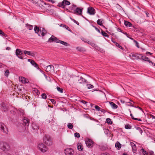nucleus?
Here are the masks:
<instances>
[{
  "mask_svg": "<svg viewBox=\"0 0 155 155\" xmlns=\"http://www.w3.org/2000/svg\"><path fill=\"white\" fill-rule=\"evenodd\" d=\"M83 8H80L79 7L76 8L75 10V12L79 15H81L82 12Z\"/></svg>",
  "mask_w": 155,
  "mask_h": 155,
  "instance_id": "nucleus-14",
  "label": "nucleus"
},
{
  "mask_svg": "<svg viewBox=\"0 0 155 155\" xmlns=\"http://www.w3.org/2000/svg\"><path fill=\"white\" fill-rule=\"evenodd\" d=\"M44 5H47L46 3L44 2V1H42L41 2V5L43 6Z\"/></svg>",
  "mask_w": 155,
  "mask_h": 155,
  "instance_id": "nucleus-56",
  "label": "nucleus"
},
{
  "mask_svg": "<svg viewBox=\"0 0 155 155\" xmlns=\"http://www.w3.org/2000/svg\"><path fill=\"white\" fill-rule=\"evenodd\" d=\"M43 74L46 78V79L47 80H49L50 79V78L49 77H48L46 75H45L44 73H43Z\"/></svg>",
  "mask_w": 155,
  "mask_h": 155,
  "instance_id": "nucleus-50",
  "label": "nucleus"
},
{
  "mask_svg": "<svg viewBox=\"0 0 155 155\" xmlns=\"http://www.w3.org/2000/svg\"><path fill=\"white\" fill-rule=\"evenodd\" d=\"M151 117L152 118V119H155V117L153 115H150Z\"/></svg>",
  "mask_w": 155,
  "mask_h": 155,
  "instance_id": "nucleus-64",
  "label": "nucleus"
},
{
  "mask_svg": "<svg viewBox=\"0 0 155 155\" xmlns=\"http://www.w3.org/2000/svg\"><path fill=\"white\" fill-rule=\"evenodd\" d=\"M92 26L94 28H95V30L97 31L99 33H100V30L99 29H98L97 27H95V26L93 25H92Z\"/></svg>",
  "mask_w": 155,
  "mask_h": 155,
  "instance_id": "nucleus-46",
  "label": "nucleus"
},
{
  "mask_svg": "<svg viewBox=\"0 0 155 155\" xmlns=\"http://www.w3.org/2000/svg\"><path fill=\"white\" fill-rule=\"evenodd\" d=\"M130 145L132 148L133 150L135 151L136 150V146L135 144L132 142H130Z\"/></svg>",
  "mask_w": 155,
  "mask_h": 155,
  "instance_id": "nucleus-30",
  "label": "nucleus"
},
{
  "mask_svg": "<svg viewBox=\"0 0 155 155\" xmlns=\"http://www.w3.org/2000/svg\"><path fill=\"white\" fill-rule=\"evenodd\" d=\"M85 142L88 147L91 148L93 147L94 142L91 140L87 138Z\"/></svg>",
  "mask_w": 155,
  "mask_h": 155,
  "instance_id": "nucleus-9",
  "label": "nucleus"
},
{
  "mask_svg": "<svg viewBox=\"0 0 155 155\" xmlns=\"http://www.w3.org/2000/svg\"><path fill=\"white\" fill-rule=\"evenodd\" d=\"M40 32H42L41 35L42 37L44 36L47 32L43 28H42V29H40Z\"/></svg>",
  "mask_w": 155,
  "mask_h": 155,
  "instance_id": "nucleus-21",
  "label": "nucleus"
},
{
  "mask_svg": "<svg viewBox=\"0 0 155 155\" xmlns=\"http://www.w3.org/2000/svg\"><path fill=\"white\" fill-rule=\"evenodd\" d=\"M32 127L33 129L34 130H37L39 129V127L37 125L33 124Z\"/></svg>",
  "mask_w": 155,
  "mask_h": 155,
  "instance_id": "nucleus-29",
  "label": "nucleus"
},
{
  "mask_svg": "<svg viewBox=\"0 0 155 155\" xmlns=\"http://www.w3.org/2000/svg\"><path fill=\"white\" fill-rule=\"evenodd\" d=\"M21 81L22 83H27V81H28L27 79H26L24 77H22L21 78Z\"/></svg>",
  "mask_w": 155,
  "mask_h": 155,
  "instance_id": "nucleus-32",
  "label": "nucleus"
},
{
  "mask_svg": "<svg viewBox=\"0 0 155 155\" xmlns=\"http://www.w3.org/2000/svg\"><path fill=\"white\" fill-rule=\"evenodd\" d=\"M5 75L6 76H8L9 73V72L8 70H6L5 72Z\"/></svg>",
  "mask_w": 155,
  "mask_h": 155,
  "instance_id": "nucleus-53",
  "label": "nucleus"
},
{
  "mask_svg": "<svg viewBox=\"0 0 155 155\" xmlns=\"http://www.w3.org/2000/svg\"><path fill=\"white\" fill-rule=\"evenodd\" d=\"M130 116L131 117V118L132 119L134 120H137V118H134V117L133 116V114H130Z\"/></svg>",
  "mask_w": 155,
  "mask_h": 155,
  "instance_id": "nucleus-51",
  "label": "nucleus"
},
{
  "mask_svg": "<svg viewBox=\"0 0 155 155\" xmlns=\"http://www.w3.org/2000/svg\"><path fill=\"white\" fill-rule=\"evenodd\" d=\"M26 27L29 30H32L33 28V26L28 24H26Z\"/></svg>",
  "mask_w": 155,
  "mask_h": 155,
  "instance_id": "nucleus-27",
  "label": "nucleus"
},
{
  "mask_svg": "<svg viewBox=\"0 0 155 155\" xmlns=\"http://www.w3.org/2000/svg\"><path fill=\"white\" fill-rule=\"evenodd\" d=\"M109 103L112 108L114 109H116L117 108V105L111 101L109 102Z\"/></svg>",
  "mask_w": 155,
  "mask_h": 155,
  "instance_id": "nucleus-19",
  "label": "nucleus"
},
{
  "mask_svg": "<svg viewBox=\"0 0 155 155\" xmlns=\"http://www.w3.org/2000/svg\"><path fill=\"white\" fill-rule=\"evenodd\" d=\"M136 43V46L138 47V48H139V43H138L136 41H134Z\"/></svg>",
  "mask_w": 155,
  "mask_h": 155,
  "instance_id": "nucleus-54",
  "label": "nucleus"
},
{
  "mask_svg": "<svg viewBox=\"0 0 155 155\" xmlns=\"http://www.w3.org/2000/svg\"><path fill=\"white\" fill-rule=\"evenodd\" d=\"M87 12L90 15H93L95 13V9L92 7H89L87 9Z\"/></svg>",
  "mask_w": 155,
  "mask_h": 155,
  "instance_id": "nucleus-10",
  "label": "nucleus"
},
{
  "mask_svg": "<svg viewBox=\"0 0 155 155\" xmlns=\"http://www.w3.org/2000/svg\"><path fill=\"white\" fill-rule=\"evenodd\" d=\"M0 149L2 150L7 151L10 149V146L7 143L5 142H0Z\"/></svg>",
  "mask_w": 155,
  "mask_h": 155,
  "instance_id": "nucleus-3",
  "label": "nucleus"
},
{
  "mask_svg": "<svg viewBox=\"0 0 155 155\" xmlns=\"http://www.w3.org/2000/svg\"><path fill=\"white\" fill-rule=\"evenodd\" d=\"M70 4L69 1L67 0H63L62 2L59 3L58 6L60 7L64 8L66 5H68Z\"/></svg>",
  "mask_w": 155,
  "mask_h": 155,
  "instance_id": "nucleus-7",
  "label": "nucleus"
},
{
  "mask_svg": "<svg viewBox=\"0 0 155 155\" xmlns=\"http://www.w3.org/2000/svg\"><path fill=\"white\" fill-rule=\"evenodd\" d=\"M141 58L140 59L143 60H144L145 61H147L148 62L150 63H151L153 65V64H154V63L152 61H150L149 59L148 58L146 57V56H142L141 54Z\"/></svg>",
  "mask_w": 155,
  "mask_h": 155,
  "instance_id": "nucleus-15",
  "label": "nucleus"
},
{
  "mask_svg": "<svg viewBox=\"0 0 155 155\" xmlns=\"http://www.w3.org/2000/svg\"><path fill=\"white\" fill-rule=\"evenodd\" d=\"M115 147H117L118 150H119L121 147V145L118 142H117L115 144Z\"/></svg>",
  "mask_w": 155,
  "mask_h": 155,
  "instance_id": "nucleus-28",
  "label": "nucleus"
},
{
  "mask_svg": "<svg viewBox=\"0 0 155 155\" xmlns=\"http://www.w3.org/2000/svg\"><path fill=\"white\" fill-rule=\"evenodd\" d=\"M46 71L47 72L54 71V67L51 65H49L46 67Z\"/></svg>",
  "mask_w": 155,
  "mask_h": 155,
  "instance_id": "nucleus-12",
  "label": "nucleus"
},
{
  "mask_svg": "<svg viewBox=\"0 0 155 155\" xmlns=\"http://www.w3.org/2000/svg\"><path fill=\"white\" fill-rule=\"evenodd\" d=\"M114 43L115 44L116 46H117L118 47L120 46V45H119L116 42H114Z\"/></svg>",
  "mask_w": 155,
  "mask_h": 155,
  "instance_id": "nucleus-59",
  "label": "nucleus"
},
{
  "mask_svg": "<svg viewBox=\"0 0 155 155\" xmlns=\"http://www.w3.org/2000/svg\"><path fill=\"white\" fill-rule=\"evenodd\" d=\"M77 148L80 151H82L83 150V148L82 147L81 145L80 144H78Z\"/></svg>",
  "mask_w": 155,
  "mask_h": 155,
  "instance_id": "nucleus-35",
  "label": "nucleus"
},
{
  "mask_svg": "<svg viewBox=\"0 0 155 155\" xmlns=\"http://www.w3.org/2000/svg\"><path fill=\"white\" fill-rule=\"evenodd\" d=\"M31 63L32 65L34 66L35 67L37 68L38 69H39V68L38 66V64L34 60L31 61Z\"/></svg>",
  "mask_w": 155,
  "mask_h": 155,
  "instance_id": "nucleus-24",
  "label": "nucleus"
},
{
  "mask_svg": "<svg viewBox=\"0 0 155 155\" xmlns=\"http://www.w3.org/2000/svg\"><path fill=\"white\" fill-rule=\"evenodd\" d=\"M57 90L61 93H62L63 92L64 90L62 88H60L59 87L57 86Z\"/></svg>",
  "mask_w": 155,
  "mask_h": 155,
  "instance_id": "nucleus-34",
  "label": "nucleus"
},
{
  "mask_svg": "<svg viewBox=\"0 0 155 155\" xmlns=\"http://www.w3.org/2000/svg\"><path fill=\"white\" fill-rule=\"evenodd\" d=\"M34 30L35 31V33H36L38 34L39 36H40V35L39 33L40 31V29H39L38 27L36 26H35V27L34 28Z\"/></svg>",
  "mask_w": 155,
  "mask_h": 155,
  "instance_id": "nucleus-18",
  "label": "nucleus"
},
{
  "mask_svg": "<svg viewBox=\"0 0 155 155\" xmlns=\"http://www.w3.org/2000/svg\"><path fill=\"white\" fill-rule=\"evenodd\" d=\"M1 109L4 111H6L8 110L7 107L6 106V104L4 103H2L1 104Z\"/></svg>",
  "mask_w": 155,
  "mask_h": 155,
  "instance_id": "nucleus-16",
  "label": "nucleus"
},
{
  "mask_svg": "<svg viewBox=\"0 0 155 155\" xmlns=\"http://www.w3.org/2000/svg\"><path fill=\"white\" fill-rule=\"evenodd\" d=\"M0 35H4L5 36H6V35H5L4 32H3L1 29H0Z\"/></svg>",
  "mask_w": 155,
  "mask_h": 155,
  "instance_id": "nucleus-49",
  "label": "nucleus"
},
{
  "mask_svg": "<svg viewBox=\"0 0 155 155\" xmlns=\"http://www.w3.org/2000/svg\"><path fill=\"white\" fill-rule=\"evenodd\" d=\"M102 35L108 38L109 35L104 31H103L101 29Z\"/></svg>",
  "mask_w": 155,
  "mask_h": 155,
  "instance_id": "nucleus-31",
  "label": "nucleus"
},
{
  "mask_svg": "<svg viewBox=\"0 0 155 155\" xmlns=\"http://www.w3.org/2000/svg\"><path fill=\"white\" fill-rule=\"evenodd\" d=\"M43 141L44 143L48 146H51L52 144V141L49 135H45L43 138Z\"/></svg>",
  "mask_w": 155,
  "mask_h": 155,
  "instance_id": "nucleus-2",
  "label": "nucleus"
},
{
  "mask_svg": "<svg viewBox=\"0 0 155 155\" xmlns=\"http://www.w3.org/2000/svg\"><path fill=\"white\" fill-rule=\"evenodd\" d=\"M126 100H128L130 101H131V100H130L129 99H128L126 97H124L122 99H121L120 100V101L122 103L124 104L125 102H127Z\"/></svg>",
  "mask_w": 155,
  "mask_h": 155,
  "instance_id": "nucleus-26",
  "label": "nucleus"
},
{
  "mask_svg": "<svg viewBox=\"0 0 155 155\" xmlns=\"http://www.w3.org/2000/svg\"><path fill=\"white\" fill-rule=\"evenodd\" d=\"M58 40L57 38L52 35L48 39V42H51L54 41L56 43H58Z\"/></svg>",
  "mask_w": 155,
  "mask_h": 155,
  "instance_id": "nucleus-11",
  "label": "nucleus"
},
{
  "mask_svg": "<svg viewBox=\"0 0 155 155\" xmlns=\"http://www.w3.org/2000/svg\"><path fill=\"white\" fill-rule=\"evenodd\" d=\"M87 88L88 89L93 88L94 87L93 85L91 84H87Z\"/></svg>",
  "mask_w": 155,
  "mask_h": 155,
  "instance_id": "nucleus-41",
  "label": "nucleus"
},
{
  "mask_svg": "<svg viewBox=\"0 0 155 155\" xmlns=\"http://www.w3.org/2000/svg\"><path fill=\"white\" fill-rule=\"evenodd\" d=\"M24 53L25 54L30 55L32 57H35V55L36 52L34 51L32 52L25 50L24 51Z\"/></svg>",
  "mask_w": 155,
  "mask_h": 155,
  "instance_id": "nucleus-13",
  "label": "nucleus"
},
{
  "mask_svg": "<svg viewBox=\"0 0 155 155\" xmlns=\"http://www.w3.org/2000/svg\"><path fill=\"white\" fill-rule=\"evenodd\" d=\"M84 41L85 42H87V43H88L91 46H92L93 47H94L95 45L94 44V43H93L92 42H89V41H88V42H87V41Z\"/></svg>",
  "mask_w": 155,
  "mask_h": 155,
  "instance_id": "nucleus-43",
  "label": "nucleus"
},
{
  "mask_svg": "<svg viewBox=\"0 0 155 155\" xmlns=\"http://www.w3.org/2000/svg\"><path fill=\"white\" fill-rule=\"evenodd\" d=\"M145 14H146V16L147 17H149V13L147 12H145Z\"/></svg>",
  "mask_w": 155,
  "mask_h": 155,
  "instance_id": "nucleus-60",
  "label": "nucleus"
},
{
  "mask_svg": "<svg viewBox=\"0 0 155 155\" xmlns=\"http://www.w3.org/2000/svg\"><path fill=\"white\" fill-rule=\"evenodd\" d=\"M73 22L74 23H75L76 24L78 25L79 24V23L77 21L75 20H74V21Z\"/></svg>",
  "mask_w": 155,
  "mask_h": 155,
  "instance_id": "nucleus-57",
  "label": "nucleus"
},
{
  "mask_svg": "<svg viewBox=\"0 0 155 155\" xmlns=\"http://www.w3.org/2000/svg\"><path fill=\"white\" fill-rule=\"evenodd\" d=\"M64 152L66 155H74V151L73 149L67 148L64 150Z\"/></svg>",
  "mask_w": 155,
  "mask_h": 155,
  "instance_id": "nucleus-8",
  "label": "nucleus"
},
{
  "mask_svg": "<svg viewBox=\"0 0 155 155\" xmlns=\"http://www.w3.org/2000/svg\"><path fill=\"white\" fill-rule=\"evenodd\" d=\"M58 43H61L63 45H64L66 46H69L70 45L68 43H67L66 42H65L61 40H58Z\"/></svg>",
  "mask_w": 155,
  "mask_h": 155,
  "instance_id": "nucleus-22",
  "label": "nucleus"
},
{
  "mask_svg": "<svg viewBox=\"0 0 155 155\" xmlns=\"http://www.w3.org/2000/svg\"><path fill=\"white\" fill-rule=\"evenodd\" d=\"M136 129L141 134H142L143 131L139 127H136Z\"/></svg>",
  "mask_w": 155,
  "mask_h": 155,
  "instance_id": "nucleus-36",
  "label": "nucleus"
},
{
  "mask_svg": "<svg viewBox=\"0 0 155 155\" xmlns=\"http://www.w3.org/2000/svg\"><path fill=\"white\" fill-rule=\"evenodd\" d=\"M49 2H51L53 4L55 3V2L53 1V0H47Z\"/></svg>",
  "mask_w": 155,
  "mask_h": 155,
  "instance_id": "nucleus-58",
  "label": "nucleus"
},
{
  "mask_svg": "<svg viewBox=\"0 0 155 155\" xmlns=\"http://www.w3.org/2000/svg\"><path fill=\"white\" fill-rule=\"evenodd\" d=\"M102 21L103 20L102 19H98V20H97V24L100 25L102 26L103 28H105V27L102 24Z\"/></svg>",
  "mask_w": 155,
  "mask_h": 155,
  "instance_id": "nucleus-20",
  "label": "nucleus"
},
{
  "mask_svg": "<svg viewBox=\"0 0 155 155\" xmlns=\"http://www.w3.org/2000/svg\"><path fill=\"white\" fill-rule=\"evenodd\" d=\"M37 148V149L43 153L45 152L48 150V147L43 143L38 144Z\"/></svg>",
  "mask_w": 155,
  "mask_h": 155,
  "instance_id": "nucleus-4",
  "label": "nucleus"
},
{
  "mask_svg": "<svg viewBox=\"0 0 155 155\" xmlns=\"http://www.w3.org/2000/svg\"><path fill=\"white\" fill-rule=\"evenodd\" d=\"M31 1L33 3L35 4L38 2L39 0H31Z\"/></svg>",
  "mask_w": 155,
  "mask_h": 155,
  "instance_id": "nucleus-47",
  "label": "nucleus"
},
{
  "mask_svg": "<svg viewBox=\"0 0 155 155\" xmlns=\"http://www.w3.org/2000/svg\"><path fill=\"white\" fill-rule=\"evenodd\" d=\"M23 124L24 125L28 126L29 124V120L28 119L24 118L23 120Z\"/></svg>",
  "mask_w": 155,
  "mask_h": 155,
  "instance_id": "nucleus-17",
  "label": "nucleus"
},
{
  "mask_svg": "<svg viewBox=\"0 0 155 155\" xmlns=\"http://www.w3.org/2000/svg\"><path fill=\"white\" fill-rule=\"evenodd\" d=\"M117 30L118 31H119V32H122V30H121V29L120 28H118L117 29Z\"/></svg>",
  "mask_w": 155,
  "mask_h": 155,
  "instance_id": "nucleus-63",
  "label": "nucleus"
},
{
  "mask_svg": "<svg viewBox=\"0 0 155 155\" xmlns=\"http://www.w3.org/2000/svg\"><path fill=\"white\" fill-rule=\"evenodd\" d=\"M81 102L84 104H86L87 103V102L84 100H82L81 101Z\"/></svg>",
  "mask_w": 155,
  "mask_h": 155,
  "instance_id": "nucleus-55",
  "label": "nucleus"
},
{
  "mask_svg": "<svg viewBox=\"0 0 155 155\" xmlns=\"http://www.w3.org/2000/svg\"><path fill=\"white\" fill-rule=\"evenodd\" d=\"M74 136L75 137H77V138H79L80 137V134L79 133H75L74 134Z\"/></svg>",
  "mask_w": 155,
  "mask_h": 155,
  "instance_id": "nucleus-42",
  "label": "nucleus"
},
{
  "mask_svg": "<svg viewBox=\"0 0 155 155\" xmlns=\"http://www.w3.org/2000/svg\"><path fill=\"white\" fill-rule=\"evenodd\" d=\"M106 122L109 124H111L112 123L111 119L109 118H107L106 119Z\"/></svg>",
  "mask_w": 155,
  "mask_h": 155,
  "instance_id": "nucleus-37",
  "label": "nucleus"
},
{
  "mask_svg": "<svg viewBox=\"0 0 155 155\" xmlns=\"http://www.w3.org/2000/svg\"><path fill=\"white\" fill-rule=\"evenodd\" d=\"M141 151L143 153V155H147V153L144 150V149L142 148L141 150Z\"/></svg>",
  "mask_w": 155,
  "mask_h": 155,
  "instance_id": "nucleus-39",
  "label": "nucleus"
},
{
  "mask_svg": "<svg viewBox=\"0 0 155 155\" xmlns=\"http://www.w3.org/2000/svg\"><path fill=\"white\" fill-rule=\"evenodd\" d=\"M63 27L65 28L68 31L71 32V30L69 28V27L65 25H63Z\"/></svg>",
  "mask_w": 155,
  "mask_h": 155,
  "instance_id": "nucleus-40",
  "label": "nucleus"
},
{
  "mask_svg": "<svg viewBox=\"0 0 155 155\" xmlns=\"http://www.w3.org/2000/svg\"><path fill=\"white\" fill-rule=\"evenodd\" d=\"M124 24L125 26L127 27H131L132 25L131 23L126 21H124Z\"/></svg>",
  "mask_w": 155,
  "mask_h": 155,
  "instance_id": "nucleus-25",
  "label": "nucleus"
},
{
  "mask_svg": "<svg viewBox=\"0 0 155 155\" xmlns=\"http://www.w3.org/2000/svg\"><path fill=\"white\" fill-rule=\"evenodd\" d=\"M73 83L76 84H83L87 82V80L81 76H74L73 77Z\"/></svg>",
  "mask_w": 155,
  "mask_h": 155,
  "instance_id": "nucleus-1",
  "label": "nucleus"
},
{
  "mask_svg": "<svg viewBox=\"0 0 155 155\" xmlns=\"http://www.w3.org/2000/svg\"><path fill=\"white\" fill-rule=\"evenodd\" d=\"M101 110L102 112H103L104 113H105L106 112L105 110L104 109H102L101 110Z\"/></svg>",
  "mask_w": 155,
  "mask_h": 155,
  "instance_id": "nucleus-61",
  "label": "nucleus"
},
{
  "mask_svg": "<svg viewBox=\"0 0 155 155\" xmlns=\"http://www.w3.org/2000/svg\"><path fill=\"white\" fill-rule=\"evenodd\" d=\"M95 108L97 110L99 111L100 110L101 108L98 106L96 105L95 106Z\"/></svg>",
  "mask_w": 155,
  "mask_h": 155,
  "instance_id": "nucleus-48",
  "label": "nucleus"
},
{
  "mask_svg": "<svg viewBox=\"0 0 155 155\" xmlns=\"http://www.w3.org/2000/svg\"><path fill=\"white\" fill-rule=\"evenodd\" d=\"M68 127L69 129H72L73 127V126L71 123H68Z\"/></svg>",
  "mask_w": 155,
  "mask_h": 155,
  "instance_id": "nucleus-33",
  "label": "nucleus"
},
{
  "mask_svg": "<svg viewBox=\"0 0 155 155\" xmlns=\"http://www.w3.org/2000/svg\"><path fill=\"white\" fill-rule=\"evenodd\" d=\"M125 128L127 129H130L131 128V127L129 124H126L125 126Z\"/></svg>",
  "mask_w": 155,
  "mask_h": 155,
  "instance_id": "nucleus-38",
  "label": "nucleus"
},
{
  "mask_svg": "<svg viewBox=\"0 0 155 155\" xmlns=\"http://www.w3.org/2000/svg\"><path fill=\"white\" fill-rule=\"evenodd\" d=\"M42 97L44 99H46L47 98V95L45 93H43L41 94Z\"/></svg>",
  "mask_w": 155,
  "mask_h": 155,
  "instance_id": "nucleus-45",
  "label": "nucleus"
},
{
  "mask_svg": "<svg viewBox=\"0 0 155 155\" xmlns=\"http://www.w3.org/2000/svg\"><path fill=\"white\" fill-rule=\"evenodd\" d=\"M130 58L133 60L140 59L141 54L137 53H131L130 54Z\"/></svg>",
  "mask_w": 155,
  "mask_h": 155,
  "instance_id": "nucleus-5",
  "label": "nucleus"
},
{
  "mask_svg": "<svg viewBox=\"0 0 155 155\" xmlns=\"http://www.w3.org/2000/svg\"><path fill=\"white\" fill-rule=\"evenodd\" d=\"M77 49L79 51H85L84 49L82 48L78 47V48H77Z\"/></svg>",
  "mask_w": 155,
  "mask_h": 155,
  "instance_id": "nucleus-44",
  "label": "nucleus"
},
{
  "mask_svg": "<svg viewBox=\"0 0 155 155\" xmlns=\"http://www.w3.org/2000/svg\"><path fill=\"white\" fill-rule=\"evenodd\" d=\"M0 130L1 131L5 134H7L8 130L5 125L3 123L0 122Z\"/></svg>",
  "mask_w": 155,
  "mask_h": 155,
  "instance_id": "nucleus-6",
  "label": "nucleus"
},
{
  "mask_svg": "<svg viewBox=\"0 0 155 155\" xmlns=\"http://www.w3.org/2000/svg\"><path fill=\"white\" fill-rule=\"evenodd\" d=\"M15 54L17 57H18L19 55H21L22 54V51L19 49H17L16 50Z\"/></svg>",
  "mask_w": 155,
  "mask_h": 155,
  "instance_id": "nucleus-23",
  "label": "nucleus"
},
{
  "mask_svg": "<svg viewBox=\"0 0 155 155\" xmlns=\"http://www.w3.org/2000/svg\"><path fill=\"white\" fill-rule=\"evenodd\" d=\"M101 155H110L108 153H102Z\"/></svg>",
  "mask_w": 155,
  "mask_h": 155,
  "instance_id": "nucleus-62",
  "label": "nucleus"
},
{
  "mask_svg": "<svg viewBox=\"0 0 155 155\" xmlns=\"http://www.w3.org/2000/svg\"><path fill=\"white\" fill-rule=\"evenodd\" d=\"M50 100L53 104H56V101L54 99H51Z\"/></svg>",
  "mask_w": 155,
  "mask_h": 155,
  "instance_id": "nucleus-52",
  "label": "nucleus"
}]
</instances>
